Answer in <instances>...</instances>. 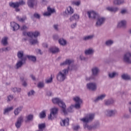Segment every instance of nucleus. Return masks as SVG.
Here are the masks:
<instances>
[{"instance_id": "7ed1b4c3", "label": "nucleus", "mask_w": 131, "mask_h": 131, "mask_svg": "<svg viewBox=\"0 0 131 131\" xmlns=\"http://www.w3.org/2000/svg\"><path fill=\"white\" fill-rule=\"evenodd\" d=\"M94 118H95V115L94 114H90L88 115L85 118L81 119V121H82L84 123H88L90 121H92Z\"/></svg>"}, {"instance_id": "864d4df0", "label": "nucleus", "mask_w": 131, "mask_h": 131, "mask_svg": "<svg viewBox=\"0 0 131 131\" xmlns=\"http://www.w3.org/2000/svg\"><path fill=\"white\" fill-rule=\"evenodd\" d=\"M13 99H14V97L13 96V95H9L8 96L7 101L11 102V101H12V100H13Z\"/></svg>"}, {"instance_id": "393cba45", "label": "nucleus", "mask_w": 131, "mask_h": 131, "mask_svg": "<svg viewBox=\"0 0 131 131\" xmlns=\"http://www.w3.org/2000/svg\"><path fill=\"white\" fill-rule=\"evenodd\" d=\"M23 109V106H20L18 107H17L14 111V113L15 115L17 116L19 115V113L22 111V110Z\"/></svg>"}, {"instance_id": "1a4fd4ad", "label": "nucleus", "mask_w": 131, "mask_h": 131, "mask_svg": "<svg viewBox=\"0 0 131 131\" xmlns=\"http://www.w3.org/2000/svg\"><path fill=\"white\" fill-rule=\"evenodd\" d=\"M54 13H56V10L54 8H51L50 7L47 8V12H45L43 13V16H49L52 15V14H54Z\"/></svg>"}, {"instance_id": "f03ea898", "label": "nucleus", "mask_w": 131, "mask_h": 131, "mask_svg": "<svg viewBox=\"0 0 131 131\" xmlns=\"http://www.w3.org/2000/svg\"><path fill=\"white\" fill-rule=\"evenodd\" d=\"M52 102L53 104H58V106L62 108V112L64 114H67L66 113V105L63 103V101L61 100L60 98H55L52 99Z\"/></svg>"}, {"instance_id": "e433bc0d", "label": "nucleus", "mask_w": 131, "mask_h": 131, "mask_svg": "<svg viewBox=\"0 0 131 131\" xmlns=\"http://www.w3.org/2000/svg\"><path fill=\"white\" fill-rule=\"evenodd\" d=\"M38 128H39V130L43 131L45 128H46V124L45 123L39 124Z\"/></svg>"}, {"instance_id": "9d476101", "label": "nucleus", "mask_w": 131, "mask_h": 131, "mask_svg": "<svg viewBox=\"0 0 131 131\" xmlns=\"http://www.w3.org/2000/svg\"><path fill=\"white\" fill-rule=\"evenodd\" d=\"M123 60L125 63L131 64V53H126L124 55Z\"/></svg>"}, {"instance_id": "ea45409f", "label": "nucleus", "mask_w": 131, "mask_h": 131, "mask_svg": "<svg viewBox=\"0 0 131 131\" xmlns=\"http://www.w3.org/2000/svg\"><path fill=\"white\" fill-rule=\"evenodd\" d=\"M10 50L11 47L3 48L0 49V52L3 53V52H8L9 51H10Z\"/></svg>"}, {"instance_id": "680f3d73", "label": "nucleus", "mask_w": 131, "mask_h": 131, "mask_svg": "<svg viewBox=\"0 0 131 131\" xmlns=\"http://www.w3.org/2000/svg\"><path fill=\"white\" fill-rule=\"evenodd\" d=\"M34 17H40V15L37 13H35L33 15Z\"/></svg>"}, {"instance_id": "f257e3e1", "label": "nucleus", "mask_w": 131, "mask_h": 131, "mask_svg": "<svg viewBox=\"0 0 131 131\" xmlns=\"http://www.w3.org/2000/svg\"><path fill=\"white\" fill-rule=\"evenodd\" d=\"M68 71H69V66L68 67V69H64L62 71H60L56 75V79L59 82H62L66 79V76L68 74Z\"/></svg>"}, {"instance_id": "774afa93", "label": "nucleus", "mask_w": 131, "mask_h": 131, "mask_svg": "<svg viewBox=\"0 0 131 131\" xmlns=\"http://www.w3.org/2000/svg\"><path fill=\"white\" fill-rule=\"evenodd\" d=\"M13 8H15V11L16 12L20 11V9H19L18 7H13Z\"/></svg>"}, {"instance_id": "5701e85b", "label": "nucleus", "mask_w": 131, "mask_h": 131, "mask_svg": "<svg viewBox=\"0 0 131 131\" xmlns=\"http://www.w3.org/2000/svg\"><path fill=\"white\" fill-rule=\"evenodd\" d=\"M29 42L32 46H34V45L38 43V41H37V39H34L33 37H30V39H29Z\"/></svg>"}, {"instance_id": "3c124183", "label": "nucleus", "mask_w": 131, "mask_h": 131, "mask_svg": "<svg viewBox=\"0 0 131 131\" xmlns=\"http://www.w3.org/2000/svg\"><path fill=\"white\" fill-rule=\"evenodd\" d=\"M46 83H51V82H53V77H52V75L51 76L50 78L46 80Z\"/></svg>"}, {"instance_id": "0e129e2a", "label": "nucleus", "mask_w": 131, "mask_h": 131, "mask_svg": "<svg viewBox=\"0 0 131 131\" xmlns=\"http://www.w3.org/2000/svg\"><path fill=\"white\" fill-rule=\"evenodd\" d=\"M80 59L81 60H85V57H83V56H82V55H81V56H80Z\"/></svg>"}, {"instance_id": "f3484780", "label": "nucleus", "mask_w": 131, "mask_h": 131, "mask_svg": "<svg viewBox=\"0 0 131 131\" xmlns=\"http://www.w3.org/2000/svg\"><path fill=\"white\" fill-rule=\"evenodd\" d=\"M17 58L19 59V60H23V59H25V61H26L27 60V57L24 56V52L21 51H18L17 52Z\"/></svg>"}, {"instance_id": "a878e982", "label": "nucleus", "mask_w": 131, "mask_h": 131, "mask_svg": "<svg viewBox=\"0 0 131 131\" xmlns=\"http://www.w3.org/2000/svg\"><path fill=\"white\" fill-rule=\"evenodd\" d=\"M26 57L29 61H32V62H33L34 63L36 62V57L33 55H26Z\"/></svg>"}, {"instance_id": "4468645a", "label": "nucleus", "mask_w": 131, "mask_h": 131, "mask_svg": "<svg viewBox=\"0 0 131 131\" xmlns=\"http://www.w3.org/2000/svg\"><path fill=\"white\" fill-rule=\"evenodd\" d=\"M25 62H26V60H25L24 58L22 60H20L17 61L15 66V69H19V68H21Z\"/></svg>"}, {"instance_id": "69168bd1", "label": "nucleus", "mask_w": 131, "mask_h": 131, "mask_svg": "<svg viewBox=\"0 0 131 131\" xmlns=\"http://www.w3.org/2000/svg\"><path fill=\"white\" fill-rule=\"evenodd\" d=\"M42 46L43 48H48V44L46 43H44L42 44Z\"/></svg>"}, {"instance_id": "4d7b16f0", "label": "nucleus", "mask_w": 131, "mask_h": 131, "mask_svg": "<svg viewBox=\"0 0 131 131\" xmlns=\"http://www.w3.org/2000/svg\"><path fill=\"white\" fill-rule=\"evenodd\" d=\"M17 19L19 22H24L25 20H26V17H22L20 18H19V17H17Z\"/></svg>"}, {"instance_id": "5fc2aeb1", "label": "nucleus", "mask_w": 131, "mask_h": 131, "mask_svg": "<svg viewBox=\"0 0 131 131\" xmlns=\"http://www.w3.org/2000/svg\"><path fill=\"white\" fill-rule=\"evenodd\" d=\"M66 114H64V115H67L68 112H73V111L72 110V108L71 107H69V108L67 109V110L66 111Z\"/></svg>"}, {"instance_id": "6ab92c4d", "label": "nucleus", "mask_w": 131, "mask_h": 131, "mask_svg": "<svg viewBox=\"0 0 131 131\" xmlns=\"http://www.w3.org/2000/svg\"><path fill=\"white\" fill-rule=\"evenodd\" d=\"M11 26L13 28V31H16L20 28V26L14 21L11 23Z\"/></svg>"}, {"instance_id": "9b49d317", "label": "nucleus", "mask_w": 131, "mask_h": 131, "mask_svg": "<svg viewBox=\"0 0 131 131\" xmlns=\"http://www.w3.org/2000/svg\"><path fill=\"white\" fill-rule=\"evenodd\" d=\"M24 35H27L29 36V37H37L39 35V32L36 31V32H28L27 33L25 32L23 33Z\"/></svg>"}, {"instance_id": "49530a36", "label": "nucleus", "mask_w": 131, "mask_h": 131, "mask_svg": "<svg viewBox=\"0 0 131 131\" xmlns=\"http://www.w3.org/2000/svg\"><path fill=\"white\" fill-rule=\"evenodd\" d=\"M37 86L39 89H42V88L45 86V84H43V82H40L38 83Z\"/></svg>"}, {"instance_id": "58836bf2", "label": "nucleus", "mask_w": 131, "mask_h": 131, "mask_svg": "<svg viewBox=\"0 0 131 131\" xmlns=\"http://www.w3.org/2000/svg\"><path fill=\"white\" fill-rule=\"evenodd\" d=\"M58 42L61 45V46H65L67 42L63 38H60L58 40Z\"/></svg>"}, {"instance_id": "a211bd4d", "label": "nucleus", "mask_w": 131, "mask_h": 131, "mask_svg": "<svg viewBox=\"0 0 131 131\" xmlns=\"http://www.w3.org/2000/svg\"><path fill=\"white\" fill-rule=\"evenodd\" d=\"M89 17H99V13L95 11L91 10L87 12Z\"/></svg>"}, {"instance_id": "79ce46f5", "label": "nucleus", "mask_w": 131, "mask_h": 131, "mask_svg": "<svg viewBox=\"0 0 131 131\" xmlns=\"http://www.w3.org/2000/svg\"><path fill=\"white\" fill-rule=\"evenodd\" d=\"M11 90L13 93H20L21 92V89L20 88H13L11 89Z\"/></svg>"}, {"instance_id": "a19ab883", "label": "nucleus", "mask_w": 131, "mask_h": 131, "mask_svg": "<svg viewBox=\"0 0 131 131\" xmlns=\"http://www.w3.org/2000/svg\"><path fill=\"white\" fill-rule=\"evenodd\" d=\"M13 109H14V107H13V106L5 108L4 110V114H6V113H8V112H10V111H12V110H13Z\"/></svg>"}, {"instance_id": "39448f33", "label": "nucleus", "mask_w": 131, "mask_h": 131, "mask_svg": "<svg viewBox=\"0 0 131 131\" xmlns=\"http://www.w3.org/2000/svg\"><path fill=\"white\" fill-rule=\"evenodd\" d=\"M104 114L108 117H113L117 114V111L116 110H107L104 112Z\"/></svg>"}, {"instance_id": "f704fd0d", "label": "nucleus", "mask_w": 131, "mask_h": 131, "mask_svg": "<svg viewBox=\"0 0 131 131\" xmlns=\"http://www.w3.org/2000/svg\"><path fill=\"white\" fill-rule=\"evenodd\" d=\"M94 38V35L86 36L83 37V40H90V39H93Z\"/></svg>"}, {"instance_id": "052dcab7", "label": "nucleus", "mask_w": 131, "mask_h": 131, "mask_svg": "<svg viewBox=\"0 0 131 131\" xmlns=\"http://www.w3.org/2000/svg\"><path fill=\"white\" fill-rule=\"evenodd\" d=\"M53 27L55 30H56V31H58V30H59V29L58 28V25H54L53 26Z\"/></svg>"}, {"instance_id": "473e14b6", "label": "nucleus", "mask_w": 131, "mask_h": 131, "mask_svg": "<svg viewBox=\"0 0 131 131\" xmlns=\"http://www.w3.org/2000/svg\"><path fill=\"white\" fill-rule=\"evenodd\" d=\"M50 51L52 54H56V53H58L59 48L56 47H53L50 49Z\"/></svg>"}, {"instance_id": "bf43d9fd", "label": "nucleus", "mask_w": 131, "mask_h": 131, "mask_svg": "<svg viewBox=\"0 0 131 131\" xmlns=\"http://www.w3.org/2000/svg\"><path fill=\"white\" fill-rule=\"evenodd\" d=\"M21 30H27L28 29V28L26 27V26L24 25L21 28H20Z\"/></svg>"}, {"instance_id": "423d86ee", "label": "nucleus", "mask_w": 131, "mask_h": 131, "mask_svg": "<svg viewBox=\"0 0 131 131\" xmlns=\"http://www.w3.org/2000/svg\"><path fill=\"white\" fill-rule=\"evenodd\" d=\"M58 108L54 107L51 109V111L50 115L48 116V119L52 120L54 119V117H55V115L58 113Z\"/></svg>"}, {"instance_id": "c756f323", "label": "nucleus", "mask_w": 131, "mask_h": 131, "mask_svg": "<svg viewBox=\"0 0 131 131\" xmlns=\"http://www.w3.org/2000/svg\"><path fill=\"white\" fill-rule=\"evenodd\" d=\"M114 4L117 6H120V5L124 4V0H114Z\"/></svg>"}, {"instance_id": "6e6d98bb", "label": "nucleus", "mask_w": 131, "mask_h": 131, "mask_svg": "<svg viewBox=\"0 0 131 131\" xmlns=\"http://www.w3.org/2000/svg\"><path fill=\"white\" fill-rule=\"evenodd\" d=\"M73 128L74 130L77 131L80 128V126L79 125L74 126Z\"/></svg>"}, {"instance_id": "7c9ffc66", "label": "nucleus", "mask_w": 131, "mask_h": 131, "mask_svg": "<svg viewBox=\"0 0 131 131\" xmlns=\"http://www.w3.org/2000/svg\"><path fill=\"white\" fill-rule=\"evenodd\" d=\"M1 43L4 47H6V46H8V37H5L2 38Z\"/></svg>"}, {"instance_id": "b1692460", "label": "nucleus", "mask_w": 131, "mask_h": 131, "mask_svg": "<svg viewBox=\"0 0 131 131\" xmlns=\"http://www.w3.org/2000/svg\"><path fill=\"white\" fill-rule=\"evenodd\" d=\"M100 72V70L97 67H94L92 69V73L93 76H97Z\"/></svg>"}, {"instance_id": "20e7f679", "label": "nucleus", "mask_w": 131, "mask_h": 131, "mask_svg": "<svg viewBox=\"0 0 131 131\" xmlns=\"http://www.w3.org/2000/svg\"><path fill=\"white\" fill-rule=\"evenodd\" d=\"M73 100L76 103L75 105V108H76V109H79V108H80V104H82V100H81L79 97L77 96L74 97Z\"/></svg>"}, {"instance_id": "e2e57ef3", "label": "nucleus", "mask_w": 131, "mask_h": 131, "mask_svg": "<svg viewBox=\"0 0 131 131\" xmlns=\"http://www.w3.org/2000/svg\"><path fill=\"white\" fill-rule=\"evenodd\" d=\"M71 28H72L73 29L74 28H75V27H76V23H75V24L72 25L71 26Z\"/></svg>"}, {"instance_id": "4be33fe9", "label": "nucleus", "mask_w": 131, "mask_h": 131, "mask_svg": "<svg viewBox=\"0 0 131 131\" xmlns=\"http://www.w3.org/2000/svg\"><path fill=\"white\" fill-rule=\"evenodd\" d=\"M118 28H121V27H125L126 26V20H123L120 21L118 24Z\"/></svg>"}, {"instance_id": "aec40b11", "label": "nucleus", "mask_w": 131, "mask_h": 131, "mask_svg": "<svg viewBox=\"0 0 131 131\" xmlns=\"http://www.w3.org/2000/svg\"><path fill=\"white\" fill-rule=\"evenodd\" d=\"M28 6L29 8H33L36 5V1L35 0H28Z\"/></svg>"}, {"instance_id": "c03bdc74", "label": "nucleus", "mask_w": 131, "mask_h": 131, "mask_svg": "<svg viewBox=\"0 0 131 131\" xmlns=\"http://www.w3.org/2000/svg\"><path fill=\"white\" fill-rule=\"evenodd\" d=\"M113 40H108L105 42L106 46H109L113 45Z\"/></svg>"}, {"instance_id": "c9c22d12", "label": "nucleus", "mask_w": 131, "mask_h": 131, "mask_svg": "<svg viewBox=\"0 0 131 131\" xmlns=\"http://www.w3.org/2000/svg\"><path fill=\"white\" fill-rule=\"evenodd\" d=\"M121 77L122 79H124V80H129L130 79V77L127 74H123Z\"/></svg>"}, {"instance_id": "72a5a7b5", "label": "nucleus", "mask_w": 131, "mask_h": 131, "mask_svg": "<svg viewBox=\"0 0 131 131\" xmlns=\"http://www.w3.org/2000/svg\"><path fill=\"white\" fill-rule=\"evenodd\" d=\"M114 103V100L113 99H108L107 100H105V105L106 106H109L112 105Z\"/></svg>"}, {"instance_id": "c85d7f7f", "label": "nucleus", "mask_w": 131, "mask_h": 131, "mask_svg": "<svg viewBox=\"0 0 131 131\" xmlns=\"http://www.w3.org/2000/svg\"><path fill=\"white\" fill-rule=\"evenodd\" d=\"M85 55H92L94 54V50L92 48L88 49L84 51Z\"/></svg>"}, {"instance_id": "dca6fc26", "label": "nucleus", "mask_w": 131, "mask_h": 131, "mask_svg": "<svg viewBox=\"0 0 131 131\" xmlns=\"http://www.w3.org/2000/svg\"><path fill=\"white\" fill-rule=\"evenodd\" d=\"M87 88L90 91H96L97 90V84L95 83H89L87 84Z\"/></svg>"}, {"instance_id": "bb28decb", "label": "nucleus", "mask_w": 131, "mask_h": 131, "mask_svg": "<svg viewBox=\"0 0 131 131\" xmlns=\"http://www.w3.org/2000/svg\"><path fill=\"white\" fill-rule=\"evenodd\" d=\"M105 97H106V94H102L101 95H100L94 100V102L95 103H97V102H99V101H100L101 100H103V99H104Z\"/></svg>"}, {"instance_id": "09e8293b", "label": "nucleus", "mask_w": 131, "mask_h": 131, "mask_svg": "<svg viewBox=\"0 0 131 131\" xmlns=\"http://www.w3.org/2000/svg\"><path fill=\"white\" fill-rule=\"evenodd\" d=\"M35 92L33 90H31V91L29 92L28 93V97H31V96H34L35 94Z\"/></svg>"}, {"instance_id": "338daca9", "label": "nucleus", "mask_w": 131, "mask_h": 131, "mask_svg": "<svg viewBox=\"0 0 131 131\" xmlns=\"http://www.w3.org/2000/svg\"><path fill=\"white\" fill-rule=\"evenodd\" d=\"M31 78L33 79V80H35V77L34 76H33V75H30Z\"/></svg>"}, {"instance_id": "13d9d810", "label": "nucleus", "mask_w": 131, "mask_h": 131, "mask_svg": "<svg viewBox=\"0 0 131 131\" xmlns=\"http://www.w3.org/2000/svg\"><path fill=\"white\" fill-rule=\"evenodd\" d=\"M70 19L71 21H73V20H79V17H70Z\"/></svg>"}, {"instance_id": "8fccbe9b", "label": "nucleus", "mask_w": 131, "mask_h": 131, "mask_svg": "<svg viewBox=\"0 0 131 131\" xmlns=\"http://www.w3.org/2000/svg\"><path fill=\"white\" fill-rule=\"evenodd\" d=\"M80 1H74L72 2V5H74L75 6H77L78 7L80 5Z\"/></svg>"}, {"instance_id": "f8f14e48", "label": "nucleus", "mask_w": 131, "mask_h": 131, "mask_svg": "<svg viewBox=\"0 0 131 131\" xmlns=\"http://www.w3.org/2000/svg\"><path fill=\"white\" fill-rule=\"evenodd\" d=\"M105 22V18L99 17L97 18V20L96 24V26L99 27L101 26Z\"/></svg>"}, {"instance_id": "ddd939ff", "label": "nucleus", "mask_w": 131, "mask_h": 131, "mask_svg": "<svg viewBox=\"0 0 131 131\" xmlns=\"http://www.w3.org/2000/svg\"><path fill=\"white\" fill-rule=\"evenodd\" d=\"M106 10L108 12H111V13H116V12L119 11V8L118 7L108 6L106 8Z\"/></svg>"}, {"instance_id": "37998d69", "label": "nucleus", "mask_w": 131, "mask_h": 131, "mask_svg": "<svg viewBox=\"0 0 131 131\" xmlns=\"http://www.w3.org/2000/svg\"><path fill=\"white\" fill-rule=\"evenodd\" d=\"M46 111H43L39 114L40 118H45L46 117Z\"/></svg>"}, {"instance_id": "603ef678", "label": "nucleus", "mask_w": 131, "mask_h": 131, "mask_svg": "<svg viewBox=\"0 0 131 131\" xmlns=\"http://www.w3.org/2000/svg\"><path fill=\"white\" fill-rule=\"evenodd\" d=\"M120 13L122 15H124V14H126V13H127V10L126 9H123L121 10Z\"/></svg>"}, {"instance_id": "cd10ccee", "label": "nucleus", "mask_w": 131, "mask_h": 131, "mask_svg": "<svg viewBox=\"0 0 131 131\" xmlns=\"http://www.w3.org/2000/svg\"><path fill=\"white\" fill-rule=\"evenodd\" d=\"M72 60L70 59H66L65 61L60 63V66H64L65 65H70L72 63Z\"/></svg>"}, {"instance_id": "0eeeda50", "label": "nucleus", "mask_w": 131, "mask_h": 131, "mask_svg": "<svg viewBox=\"0 0 131 131\" xmlns=\"http://www.w3.org/2000/svg\"><path fill=\"white\" fill-rule=\"evenodd\" d=\"M24 5H25V2L23 0H21L19 2L9 3V6L12 8H19V6H23Z\"/></svg>"}, {"instance_id": "6e6552de", "label": "nucleus", "mask_w": 131, "mask_h": 131, "mask_svg": "<svg viewBox=\"0 0 131 131\" xmlns=\"http://www.w3.org/2000/svg\"><path fill=\"white\" fill-rule=\"evenodd\" d=\"M23 121H24V117L23 116H19L17 118V121L15 123L16 127L17 128L21 127V126L22 125V122H23Z\"/></svg>"}, {"instance_id": "412c9836", "label": "nucleus", "mask_w": 131, "mask_h": 131, "mask_svg": "<svg viewBox=\"0 0 131 131\" xmlns=\"http://www.w3.org/2000/svg\"><path fill=\"white\" fill-rule=\"evenodd\" d=\"M60 125L61 126H68V125H69V119L67 118L62 120V121L60 122Z\"/></svg>"}, {"instance_id": "2f4dec72", "label": "nucleus", "mask_w": 131, "mask_h": 131, "mask_svg": "<svg viewBox=\"0 0 131 131\" xmlns=\"http://www.w3.org/2000/svg\"><path fill=\"white\" fill-rule=\"evenodd\" d=\"M33 115H29L26 117L27 120L25 121L26 122H28L29 121H32L33 120Z\"/></svg>"}, {"instance_id": "de8ad7c7", "label": "nucleus", "mask_w": 131, "mask_h": 131, "mask_svg": "<svg viewBox=\"0 0 131 131\" xmlns=\"http://www.w3.org/2000/svg\"><path fill=\"white\" fill-rule=\"evenodd\" d=\"M84 128H88V129L89 130H91V129H92V128H93V127H92V126H91L90 125H88V124H85L84 125Z\"/></svg>"}, {"instance_id": "2eb2a0df", "label": "nucleus", "mask_w": 131, "mask_h": 131, "mask_svg": "<svg viewBox=\"0 0 131 131\" xmlns=\"http://www.w3.org/2000/svg\"><path fill=\"white\" fill-rule=\"evenodd\" d=\"M74 13V10H73V8L71 7V6H69L67 8V10L65 11L64 12V16H69V15H72Z\"/></svg>"}, {"instance_id": "4c0bfd02", "label": "nucleus", "mask_w": 131, "mask_h": 131, "mask_svg": "<svg viewBox=\"0 0 131 131\" xmlns=\"http://www.w3.org/2000/svg\"><path fill=\"white\" fill-rule=\"evenodd\" d=\"M117 75H118V73L116 72H113L108 73V77L110 78H114Z\"/></svg>"}, {"instance_id": "a18cd8bd", "label": "nucleus", "mask_w": 131, "mask_h": 131, "mask_svg": "<svg viewBox=\"0 0 131 131\" xmlns=\"http://www.w3.org/2000/svg\"><path fill=\"white\" fill-rule=\"evenodd\" d=\"M21 81H23V83L22 85L23 86L26 87L27 86V83L26 81H24V77H20Z\"/></svg>"}]
</instances>
